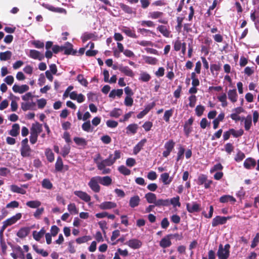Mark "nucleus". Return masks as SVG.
<instances>
[{"mask_svg":"<svg viewBox=\"0 0 259 259\" xmlns=\"http://www.w3.org/2000/svg\"><path fill=\"white\" fill-rule=\"evenodd\" d=\"M174 113V109H170L169 110H166L164 112L163 116V119L168 122L169 121V118L172 116Z\"/></svg>","mask_w":259,"mask_h":259,"instance_id":"nucleus-47","label":"nucleus"},{"mask_svg":"<svg viewBox=\"0 0 259 259\" xmlns=\"http://www.w3.org/2000/svg\"><path fill=\"white\" fill-rule=\"evenodd\" d=\"M91 238L89 236H84L82 237L78 238L76 239V242L78 244L85 243L89 240H91Z\"/></svg>","mask_w":259,"mask_h":259,"instance_id":"nucleus-60","label":"nucleus"},{"mask_svg":"<svg viewBox=\"0 0 259 259\" xmlns=\"http://www.w3.org/2000/svg\"><path fill=\"white\" fill-rule=\"evenodd\" d=\"M244 121V128L246 131H249L252 125V117L248 115L246 117H243L242 121Z\"/></svg>","mask_w":259,"mask_h":259,"instance_id":"nucleus-20","label":"nucleus"},{"mask_svg":"<svg viewBox=\"0 0 259 259\" xmlns=\"http://www.w3.org/2000/svg\"><path fill=\"white\" fill-rule=\"evenodd\" d=\"M63 162L62 159L60 157H58L56 164L55 169L57 171H61L63 168Z\"/></svg>","mask_w":259,"mask_h":259,"instance_id":"nucleus-54","label":"nucleus"},{"mask_svg":"<svg viewBox=\"0 0 259 259\" xmlns=\"http://www.w3.org/2000/svg\"><path fill=\"white\" fill-rule=\"evenodd\" d=\"M74 194L81 200L85 202H88L91 200V196L85 192L82 191H75L74 192Z\"/></svg>","mask_w":259,"mask_h":259,"instance_id":"nucleus-9","label":"nucleus"},{"mask_svg":"<svg viewBox=\"0 0 259 259\" xmlns=\"http://www.w3.org/2000/svg\"><path fill=\"white\" fill-rule=\"evenodd\" d=\"M68 210L72 214H76L78 213V209L73 203H70L67 206Z\"/></svg>","mask_w":259,"mask_h":259,"instance_id":"nucleus-43","label":"nucleus"},{"mask_svg":"<svg viewBox=\"0 0 259 259\" xmlns=\"http://www.w3.org/2000/svg\"><path fill=\"white\" fill-rule=\"evenodd\" d=\"M144 60L146 63L151 65H155L158 62V60L156 58L150 56L145 57Z\"/></svg>","mask_w":259,"mask_h":259,"instance_id":"nucleus-45","label":"nucleus"},{"mask_svg":"<svg viewBox=\"0 0 259 259\" xmlns=\"http://www.w3.org/2000/svg\"><path fill=\"white\" fill-rule=\"evenodd\" d=\"M30 229L28 227L22 228L17 232V236L20 238H24L28 234Z\"/></svg>","mask_w":259,"mask_h":259,"instance_id":"nucleus-30","label":"nucleus"},{"mask_svg":"<svg viewBox=\"0 0 259 259\" xmlns=\"http://www.w3.org/2000/svg\"><path fill=\"white\" fill-rule=\"evenodd\" d=\"M256 164L255 161L251 158H247L244 162V166L247 169L253 168Z\"/></svg>","mask_w":259,"mask_h":259,"instance_id":"nucleus-23","label":"nucleus"},{"mask_svg":"<svg viewBox=\"0 0 259 259\" xmlns=\"http://www.w3.org/2000/svg\"><path fill=\"white\" fill-rule=\"evenodd\" d=\"M26 205L32 208H36L41 205V202L38 200L29 201L26 202Z\"/></svg>","mask_w":259,"mask_h":259,"instance_id":"nucleus-38","label":"nucleus"},{"mask_svg":"<svg viewBox=\"0 0 259 259\" xmlns=\"http://www.w3.org/2000/svg\"><path fill=\"white\" fill-rule=\"evenodd\" d=\"M10 189L13 192L25 194L26 193V190L21 187H19L15 185H12L10 186Z\"/></svg>","mask_w":259,"mask_h":259,"instance_id":"nucleus-28","label":"nucleus"},{"mask_svg":"<svg viewBox=\"0 0 259 259\" xmlns=\"http://www.w3.org/2000/svg\"><path fill=\"white\" fill-rule=\"evenodd\" d=\"M141 25L143 26H147L149 27H153L155 26V24L153 22L150 20L142 21L140 22Z\"/></svg>","mask_w":259,"mask_h":259,"instance_id":"nucleus-62","label":"nucleus"},{"mask_svg":"<svg viewBox=\"0 0 259 259\" xmlns=\"http://www.w3.org/2000/svg\"><path fill=\"white\" fill-rule=\"evenodd\" d=\"M42 131V125L38 122L33 123L30 128V132L38 135Z\"/></svg>","mask_w":259,"mask_h":259,"instance_id":"nucleus-19","label":"nucleus"},{"mask_svg":"<svg viewBox=\"0 0 259 259\" xmlns=\"http://www.w3.org/2000/svg\"><path fill=\"white\" fill-rule=\"evenodd\" d=\"M20 151L23 157H28L30 155L31 150L29 146H21Z\"/></svg>","mask_w":259,"mask_h":259,"instance_id":"nucleus-34","label":"nucleus"},{"mask_svg":"<svg viewBox=\"0 0 259 259\" xmlns=\"http://www.w3.org/2000/svg\"><path fill=\"white\" fill-rule=\"evenodd\" d=\"M151 107L150 106H147L144 110H143L142 111L140 112L138 115H137V118L139 119H141L143 118L145 115H146L148 112L150 110Z\"/></svg>","mask_w":259,"mask_h":259,"instance_id":"nucleus-59","label":"nucleus"},{"mask_svg":"<svg viewBox=\"0 0 259 259\" xmlns=\"http://www.w3.org/2000/svg\"><path fill=\"white\" fill-rule=\"evenodd\" d=\"M155 205L157 206H168L169 205V200L168 199H159L156 200Z\"/></svg>","mask_w":259,"mask_h":259,"instance_id":"nucleus-40","label":"nucleus"},{"mask_svg":"<svg viewBox=\"0 0 259 259\" xmlns=\"http://www.w3.org/2000/svg\"><path fill=\"white\" fill-rule=\"evenodd\" d=\"M74 142L79 146H85L87 144V141L82 138L75 137L74 138Z\"/></svg>","mask_w":259,"mask_h":259,"instance_id":"nucleus-46","label":"nucleus"},{"mask_svg":"<svg viewBox=\"0 0 259 259\" xmlns=\"http://www.w3.org/2000/svg\"><path fill=\"white\" fill-rule=\"evenodd\" d=\"M11 52L7 51L5 52L0 53V60L1 61H7L9 60L12 57Z\"/></svg>","mask_w":259,"mask_h":259,"instance_id":"nucleus-37","label":"nucleus"},{"mask_svg":"<svg viewBox=\"0 0 259 259\" xmlns=\"http://www.w3.org/2000/svg\"><path fill=\"white\" fill-rule=\"evenodd\" d=\"M43 6L45 7L46 9L51 11L52 12H58V13H64L66 12L65 9L60 8H55L53 6L49 5V4H44Z\"/></svg>","mask_w":259,"mask_h":259,"instance_id":"nucleus-29","label":"nucleus"},{"mask_svg":"<svg viewBox=\"0 0 259 259\" xmlns=\"http://www.w3.org/2000/svg\"><path fill=\"white\" fill-rule=\"evenodd\" d=\"M230 248L229 244H227L223 246L220 244L217 252V255L219 259H227L230 255Z\"/></svg>","mask_w":259,"mask_h":259,"instance_id":"nucleus-2","label":"nucleus"},{"mask_svg":"<svg viewBox=\"0 0 259 259\" xmlns=\"http://www.w3.org/2000/svg\"><path fill=\"white\" fill-rule=\"evenodd\" d=\"M94 161L97 164L98 168L102 171V174H108L110 173L111 169L109 168H106L107 166L112 165V162L111 161L109 157L108 158L98 161L97 159H94Z\"/></svg>","mask_w":259,"mask_h":259,"instance_id":"nucleus-1","label":"nucleus"},{"mask_svg":"<svg viewBox=\"0 0 259 259\" xmlns=\"http://www.w3.org/2000/svg\"><path fill=\"white\" fill-rule=\"evenodd\" d=\"M160 180L162 181L164 185H169L172 181V178L169 177V175L167 172H164L160 175Z\"/></svg>","mask_w":259,"mask_h":259,"instance_id":"nucleus-16","label":"nucleus"},{"mask_svg":"<svg viewBox=\"0 0 259 259\" xmlns=\"http://www.w3.org/2000/svg\"><path fill=\"white\" fill-rule=\"evenodd\" d=\"M145 198L149 203H154L155 204L156 200V196L152 193H148L145 194Z\"/></svg>","mask_w":259,"mask_h":259,"instance_id":"nucleus-32","label":"nucleus"},{"mask_svg":"<svg viewBox=\"0 0 259 259\" xmlns=\"http://www.w3.org/2000/svg\"><path fill=\"white\" fill-rule=\"evenodd\" d=\"M151 78L150 75L145 72H142L140 73L139 79L143 81H148Z\"/></svg>","mask_w":259,"mask_h":259,"instance_id":"nucleus-49","label":"nucleus"},{"mask_svg":"<svg viewBox=\"0 0 259 259\" xmlns=\"http://www.w3.org/2000/svg\"><path fill=\"white\" fill-rule=\"evenodd\" d=\"M163 13L159 11L151 12L148 13V17L152 19L161 18L163 16Z\"/></svg>","mask_w":259,"mask_h":259,"instance_id":"nucleus-33","label":"nucleus"},{"mask_svg":"<svg viewBox=\"0 0 259 259\" xmlns=\"http://www.w3.org/2000/svg\"><path fill=\"white\" fill-rule=\"evenodd\" d=\"M187 209L191 213L198 212L200 210V205L196 202L187 204Z\"/></svg>","mask_w":259,"mask_h":259,"instance_id":"nucleus-14","label":"nucleus"},{"mask_svg":"<svg viewBox=\"0 0 259 259\" xmlns=\"http://www.w3.org/2000/svg\"><path fill=\"white\" fill-rule=\"evenodd\" d=\"M117 204L116 203L112 201H105L101 203L99 207L102 210L110 209L116 207Z\"/></svg>","mask_w":259,"mask_h":259,"instance_id":"nucleus-10","label":"nucleus"},{"mask_svg":"<svg viewBox=\"0 0 259 259\" xmlns=\"http://www.w3.org/2000/svg\"><path fill=\"white\" fill-rule=\"evenodd\" d=\"M227 218L225 217L217 216L215 217L212 222V226L213 227L217 226L219 225H222L226 223Z\"/></svg>","mask_w":259,"mask_h":259,"instance_id":"nucleus-13","label":"nucleus"},{"mask_svg":"<svg viewBox=\"0 0 259 259\" xmlns=\"http://www.w3.org/2000/svg\"><path fill=\"white\" fill-rule=\"evenodd\" d=\"M22 217V214L21 213H18L15 215L12 216L10 218L8 219L4 222H3V228H6L9 226H11L15 224L18 220H19Z\"/></svg>","mask_w":259,"mask_h":259,"instance_id":"nucleus-4","label":"nucleus"},{"mask_svg":"<svg viewBox=\"0 0 259 259\" xmlns=\"http://www.w3.org/2000/svg\"><path fill=\"white\" fill-rule=\"evenodd\" d=\"M169 205L171 204L174 207H180L181 206V203L180 202V197L178 196L173 197L170 199H169Z\"/></svg>","mask_w":259,"mask_h":259,"instance_id":"nucleus-42","label":"nucleus"},{"mask_svg":"<svg viewBox=\"0 0 259 259\" xmlns=\"http://www.w3.org/2000/svg\"><path fill=\"white\" fill-rule=\"evenodd\" d=\"M122 94V89L113 90L110 92L109 97L112 99H114L116 97L120 98Z\"/></svg>","mask_w":259,"mask_h":259,"instance_id":"nucleus-26","label":"nucleus"},{"mask_svg":"<svg viewBox=\"0 0 259 259\" xmlns=\"http://www.w3.org/2000/svg\"><path fill=\"white\" fill-rule=\"evenodd\" d=\"M125 244L133 249H139L143 245V243L141 240L136 238L129 240Z\"/></svg>","mask_w":259,"mask_h":259,"instance_id":"nucleus-5","label":"nucleus"},{"mask_svg":"<svg viewBox=\"0 0 259 259\" xmlns=\"http://www.w3.org/2000/svg\"><path fill=\"white\" fill-rule=\"evenodd\" d=\"M121 30L128 36L132 38H137V35L136 34L134 28H131L130 27L123 26Z\"/></svg>","mask_w":259,"mask_h":259,"instance_id":"nucleus-12","label":"nucleus"},{"mask_svg":"<svg viewBox=\"0 0 259 259\" xmlns=\"http://www.w3.org/2000/svg\"><path fill=\"white\" fill-rule=\"evenodd\" d=\"M171 235H168L163 237L160 241V246L163 248L169 247L171 245L170 237Z\"/></svg>","mask_w":259,"mask_h":259,"instance_id":"nucleus-11","label":"nucleus"},{"mask_svg":"<svg viewBox=\"0 0 259 259\" xmlns=\"http://www.w3.org/2000/svg\"><path fill=\"white\" fill-rule=\"evenodd\" d=\"M99 179V176L93 177L91 179L90 182H89L88 185L90 188L94 192L97 193L99 192L100 190V186L99 185V183H100Z\"/></svg>","mask_w":259,"mask_h":259,"instance_id":"nucleus-3","label":"nucleus"},{"mask_svg":"<svg viewBox=\"0 0 259 259\" xmlns=\"http://www.w3.org/2000/svg\"><path fill=\"white\" fill-rule=\"evenodd\" d=\"M45 234V230L44 228H42L39 232L34 231L32 233L33 238L37 241L40 240Z\"/></svg>","mask_w":259,"mask_h":259,"instance_id":"nucleus-27","label":"nucleus"},{"mask_svg":"<svg viewBox=\"0 0 259 259\" xmlns=\"http://www.w3.org/2000/svg\"><path fill=\"white\" fill-rule=\"evenodd\" d=\"M220 201L222 203H226L228 201L234 202L236 201L235 199L230 195H224L220 198Z\"/></svg>","mask_w":259,"mask_h":259,"instance_id":"nucleus-41","label":"nucleus"},{"mask_svg":"<svg viewBox=\"0 0 259 259\" xmlns=\"http://www.w3.org/2000/svg\"><path fill=\"white\" fill-rule=\"evenodd\" d=\"M42 186L44 188L51 189L53 187V185L49 180L44 179L42 182Z\"/></svg>","mask_w":259,"mask_h":259,"instance_id":"nucleus-58","label":"nucleus"},{"mask_svg":"<svg viewBox=\"0 0 259 259\" xmlns=\"http://www.w3.org/2000/svg\"><path fill=\"white\" fill-rule=\"evenodd\" d=\"M28 56L33 59L38 60L39 61H41L45 57L42 53L35 50H30Z\"/></svg>","mask_w":259,"mask_h":259,"instance_id":"nucleus-6","label":"nucleus"},{"mask_svg":"<svg viewBox=\"0 0 259 259\" xmlns=\"http://www.w3.org/2000/svg\"><path fill=\"white\" fill-rule=\"evenodd\" d=\"M118 170L121 174L125 176L130 175L131 174V170L124 165H121L119 166Z\"/></svg>","mask_w":259,"mask_h":259,"instance_id":"nucleus-50","label":"nucleus"},{"mask_svg":"<svg viewBox=\"0 0 259 259\" xmlns=\"http://www.w3.org/2000/svg\"><path fill=\"white\" fill-rule=\"evenodd\" d=\"M33 249L38 253L40 254L42 256L46 257L48 255V253L42 249L38 248V246L35 245H33Z\"/></svg>","mask_w":259,"mask_h":259,"instance_id":"nucleus-53","label":"nucleus"},{"mask_svg":"<svg viewBox=\"0 0 259 259\" xmlns=\"http://www.w3.org/2000/svg\"><path fill=\"white\" fill-rule=\"evenodd\" d=\"M174 45V50L176 51H179L181 50V47L183 45V43L181 42V40L179 39L172 42Z\"/></svg>","mask_w":259,"mask_h":259,"instance_id":"nucleus-57","label":"nucleus"},{"mask_svg":"<svg viewBox=\"0 0 259 259\" xmlns=\"http://www.w3.org/2000/svg\"><path fill=\"white\" fill-rule=\"evenodd\" d=\"M35 105V103L33 102H25V103H22L21 104V108L22 109L24 110H28L32 109L34 108V106Z\"/></svg>","mask_w":259,"mask_h":259,"instance_id":"nucleus-39","label":"nucleus"},{"mask_svg":"<svg viewBox=\"0 0 259 259\" xmlns=\"http://www.w3.org/2000/svg\"><path fill=\"white\" fill-rule=\"evenodd\" d=\"M122 114V111L118 108H115L112 110L110 113V115L111 117L117 118Z\"/></svg>","mask_w":259,"mask_h":259,"instance_id":"nucleus-51","label":"nucleus"},{"mask_svg":"<svg viewBox=\"0 0 259 259\" xmlns=\"http://www.w3.org/2000/svg\"><path fill=\"white\" fill-rule=\"evenodd\" d=\"M119 70L127 76L133 77L134 75L133 71L127 66L121 67L119 68Z\"/></svg>","mask_w":259,"mask_h":259,"instance_id":"nucleus-36","label":"nucleus"},{"mask_svg":"<svg viewBox=\"0 0 259 259\" xmlns=\"http://www.w3.org/2000/svg\"><path fill=\"white\" fill-rule=\"evenodd\" d=\"M157 29L165 37H169L170 34V31L168 28L164 25H159L157 27Z\"/></svg>","mask_w":259,"mask_h":259,"instance_id":"nucleus-17","label":"nucleus"},{"mask_svg":"<svg viewBox=\"0 0 259 259\" xmlns=\"http://www.w3.org/2000/svg\"><path fill=\"white\" fill-rule=\"evenodd\" d=\"M32 45H33L37 49H42L44 47V43L40 40H33L31 42Z\"/></svg>","mask_w":259,"mask_h":259,"instance_id":"nucleus-61","label":"nucleus"},{"mask_svg":"<svg viewBox=\"0 0 259 259\" xmlns=\"http://www.w3.org/2000/svg\"><path fill=\"white\" fill-rule=\"evenodd\" d=\"M147 142V140L146 139H143L141 140L134 148L133 152L134 154L136 155L142 149L143 147L144 146L145 143Z\"/></svg>","mask_w":259,"mask_h":259,"instance_id":"nucleus-18","label":"nucleus"},{"mask_svg":"<svg viewBox=\"0 0 259 259\" xmlns=\"http://www.w3.org/2000/svg\"><path fill=\"white\" fill-rule=\"evenodd\" d=\"M62 50H64L66 54H70L73 50L72 45L69 42H66L62 46Z\"/></svg>","mask_w":259,"mask_h":259,"instance_id":"nucleus-44","label":"nucleus"},{"mask_svg":"<svg viewBox=\"0 0 259 259\" xmlns=\"http://www.w3.org/2000/svg\"><path fill=\"white\" fill-rule=\"evenodd\" d=\"M121 157V152L119 150H115L113 154H111L109 155V157L112 164L115 162L117 159H118Z\"/></svg>","mask_w":259,"mask_h":259,"instance_id":"nucleus-31","label":"nucleus"},{"mask_svg":"<svg viewBox=\"0 0 259 259\" xmlns=\"http://www.w3.org/2000/svg\"><path fill=\"white\" fill-rule=\"evenodd\" d=\"M99 178L100 183L103 186H108L110 185L112 183V179L109 176H105L103 177L99 176Z\"/></svg>","mask_w":259,"mask_h":259,"instance_id":"nucleus-25","label":"nucleus"},{"mask_svg":"<svg viewBox=\"0 0 259 259\" xmlns=\"http://www.w3.org/2000/svg\"><path fill=\"white\" fill-rule=\"evenodd\" d=\"M175 145V142L172 140H170L165 143L164 148L166 150L171 152L174 148Z\"/></svg>","mask_w":259,"mask_h":259,"instance_id":"nucleus-48","label":"nucleus"},{"mask_svg":"<svg viewBox=\"0 0 259 259\" xmlns=\"http://www.w3.org/2000/svg\"><path fill=\"white\" fill-rule=\"evenodd\" d=\"M218 100L221 102V105L223 107H227L228 103L227 102V97L225 93H222L217 97Z\"/></svg>","mask_w":259,"mask_h":259,"instance_id":"nucleus-24","label":"nucleus"},{"mask_svg":"<svg viewBox=\"0 0 259 259\" xmlns=\"http://www.w3.org/2000/svg\"><path fill=\"white\" fill-rule=\"evenodd\" d=\"M138 126L137 124H131L126 127V133L135 134L137 133Z\"/></svg>","mask_w":259,"mask_h":259,"instance_id":"nucleus-35","label":"nucleus"},{"mask_svg":"<svg viewBox=\"0 0 259 259\" xmlns=\"http://www.w3.org/2000/svg\"><path fill=\"white\" fill-rule=\"evenodd\" d=\"M45 154L47 156V159L50 162H52L54 160V155L52 150L50 149H46Z\"/></svg>","mask_w":259,"mask_h":259,"instance_id":"nucleus-52","label":"nucleus"},{"mask_svg":"<svg viewBox=\"0 0 259 259\" xmlns=\"http://www.w3.org/2000/svg\"><path fill=\"white\" fill-rule=\"evenodd\" d=\"M230 132L231 133V135L235 138L241 136L244 133L242 130L240 129L239 130L236 131L233 128L230 129Z\"/></svg>","mask_w":259,"mask_h":259,"instance_id":"nucleus-55","label":"nucleus"},{"mask_svg":"<svg viewBox=\"0 0 259 259\" xmlns=\"http://www.w3.org/2000/svg\"><path fill=\"white\" fill-rule=\"evenodd\" d=\"M228 97L229 100L233 103L237 101L238 95L236 89L229 90L228 92Z\"/></svg>","mask_w":259,"mask_h":259,"instance_id":"nucleus-15","label":"nucleus"},{"mask_svg":"<svg viewBox=\"0 0 259 259\" xmlns=\"http://www.w3.org/2000/svg\"><path fill=\"white\" fill-rule=\"evenodd\" d=\"M204 110V107L203 106L198 105L196 107L195 111L196 114L198 116H200L202 115Z\"/></svg>","mask_w":259,"mask_h":259,"instance_id":"nucleus-64","label":"nucleus"},{"mask_svg":"<svg viewBox=\"0 0 259 259\" xmlns=\"http://www.w3.org/2000/svg\"><path fill=\"white\" fill-rule=\"evenodd\" d=\"M20 133V126L15 123L12 125V129L9 132V134L12 137L17 136Z\"/></svg>","mask_w":259,"mask_h":259,"instance_id":"nucleus-21","label":"nucleus"},{"mask_svg":"<svg viewBox=\"0 0 259 259\" xmlns=\"http://www.w3.org/2000/svg\"><path fill=\"white\" fill-rule=\"evenodd\" d=\"M140 201V198L138 195L132 197L129 201L130 206L132 207H135L139 205Z\"/></svg>","mask_w":259,"mask_h":259,"instance_id":"nucleus-22","label":"nucleus"},{"mask_svg":"<svg viewBox=\"0 0 259 259\" xmlns=\"http://www.w3.org/2000/svg\"><path fill=\"white\" fill-rule=\"evenodd\" d=\"M82 128L83 131L89 132L91 131V125L90 121L83 123L82 125Z\"/></svg>","mask_w":259,"mask_h":259,"instance_id":"nucleus-63","label":"nucleus"},{"mask_svg":"<svg viewBox=\"0 0 259 259\" xmlns=\"http://www.w3.org/2000/svg\"><path fill=\"white\" fill-rule=\"evenodd\" d=\"M77 79L81 85L84 87H87L88 85V82L82 74H79L77 77Z\"/></svg>","mask_w":259,"mask_h":259,"instance_id":"nucleus-56","label":"nucleus"},{"mask_svg":"<svg viewBox=\"0 0 259 259\" xmlns=\"http://www.w3.org/2000/svg\"><path fill=\"white\" fill-rule=\"evenodd\" d=\"M194 119L192 117L190 118L187 120L184 126V131L187 137H188L189 134L192 131V124L193 122Z\"/></svg>","mask_w":259,"mask_h":259,"instance_id":"nucleus-8","label":"nucleus"},{"mask_svg":"<svg viewBox=\"0 0 259 259\" xmlns=\"http://www.w3.org/2000/svg\"><path fill=\"white\" fill-rule=\"evenodd\" d=\"M14 92L20 94H23L27 92L29 90V87L26 84H22L21 85L15 84L12 88Z\"/></svg>","mask_w":259,"mask_h":259,"instance_id":"nucleus-7","label":"nucleus"}]
</instances>
